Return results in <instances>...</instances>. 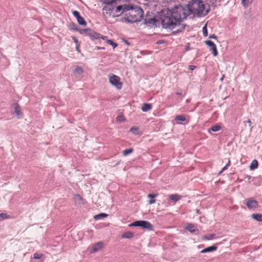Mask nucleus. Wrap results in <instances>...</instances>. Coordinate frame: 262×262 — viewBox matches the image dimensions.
<instances>
[{
    "mask_svg": "<svg viewBox=\"0 0 262 262\" xmlns=\"http://www.w3.org/2000/svg\"><path fill=\"white\" fill-rule=\"evenodd\" d=\"M189 15V10L187 6L184 7L179 5L176 6L171 10L169 9L162 10L160 14V18L163 28L172 29Z\"/></svg>",
    "mask_w": 262,
    "mask_h": 262,
    "instance_id": "f257e3e1",
    "label": "nucleus"
},
{
    "mask_svg": "<svg viewBox=\"0 0 262 262\" xmlns=\"http://www.w3.org/2000/svg\"><path fill=\"white\" fill-rule=\"evenodd\" d=\"M190 14L197 15L199 16L206 15L208 11V6L201 0H191L187 5Z\"/></svg>",
    "mask_w": 262,
    "mask_h": 262,
    "instance_id": "f03ea898",
    "label": "nucleus"
},
{
    "mask_svg": "<svg viewBox=\"0 0 262 262\" xmlns=\"http://www.w3.org/2000/svg\"><path fill=\"white\" fill-rule=\"evenodd\" d=\"M142 11L141 9H134L128 6L125 15L127 21L135 23L140 20L142 16Z\"/></svg>",
    "mask_w": 262,
    "mask_h": 262,
    "instance_id": "7ed1b4c3",
    "label": "nucleus"
},
{
    "mask_svg": "<svg viewBox=\"0 0 262 262\" xmlns=\"http://www.w3.org/2000/svg\"><path fill=\"white\" fill-rule=\"evenodd\" d=\"M129 227H141L143 229L148 230H152L153 228L152 225L148 221H137L129 225Z\"/></svg>",
    "mask_w": 262,
    "mask_h": 262,
    "instance_id": "20e7f679",
    "label": "nucleus"
},
{
    "mask_svg": "<svg viewBox=\"0 0 262 262\" xmlns=\"http://www.w3.org/2000/svg\"><path fill=\"white\" fill-rule=\"evenodd\" d=\"M109 82L114 86L117 89L120 90L122 88L123 83L121 82L120 78L114 74H111L108 76Z\"/></svg>",
    "mask_w": 262,
    "mask_h": 262,
    "instance_id": "39448f33",
    "label": "nucleus"
},
{
    "mask_svg": "<svg viewBox=\"0 0 262 262\" xmlns=\"http://www.w3.org/2000/svg\"><path fill=\"white\" fill-rule=\"evenodd\" d=\"M79 32L82 34H85L90 36L91 38L93 39H98L100 37V34L97 33L90 29L80 30H79Z\"/></svg>",
    "mask_w": 262,
    "mask_h": 262,
    "instance_id": "423d86ee",
    "label": "nucleus"
},
{
    "mask_svg": "<svg viewBox=\"0 0 262 262\" xmlns=\"http://www.w3.org/2000/svg\"><path fill=\"white\" fill-rule=\"evenodd\" d=\"M246 205L249 209H254L258 206V202L252 198L247 199L245 200Z\"/></svg>",
    "mask_w": 262,
    "mask_h": 262,
    "instance_id": "0eeeda50",
    "label": "nucleus"
},
{
    "mask_svg": "<svg viewBox=\"0 0 262 262\" xmlns=\"http://www.w3.org/2000/svg\"><path fill=\"white\" fill-rule=\"evenodd\" d=\"M205 44L208 46L210 49V51H212L214 56H216L218 54V52L216 49V47L213 42L210 40H206L205 41Z\"/></svg>",
    "mask_w": 262,
    "mask_h": 262,
    "instance_id": "6e6552de",
    "label": "nucleus"
},
{
    "mask_svg": "<svg viewBox=\"0 0 262 262\" xmlns=\"http://www.w3.org/2000/svg\"><path fill=\"white\" fill-rule=\"evenodd\" d=\"M128 6L124 5V6H119L117 7L115 9H114V11L116 13V16H119L121 15L123 12L126 13V10Z\"/></svg>",
    "mask_w": 262,
    "mask_h": 262,
    "instance_id": "1a4fd4ad",
    "label": "nucleus"
},
{
    "mask_svg": "<svg viewBox=\"0 0 262 262\" xmlns=\"http://www.w3.org/2000/svg\"><path fill=\"white\" fill-rule=\"evenodd\" d=\"M104 244L102 242H99L93 245L92 248V253L96 252L103 248Z\"/></svg>",
    "mask_w": 262,
    "mask_h": 262,
    "instance_id": "9d476101",
    "label": "nucleus"
},
{
    "mask_svg": "<svg viewBox=\"0 0 262 262\" xmlns=\"http://www.w3.org/2000/svg\"><path fill=\"white\" fill-rule=\"evenodd\" d=\"M170 200L173 203H176L182 199V196L179 194H172L169 196Z\"/></svg>",
    "mask_w": 262,
    "mask_h": 262,
    "instance_id": "9b49d317",
    "label": "nucleus"
},
{
    "mask_svg": "<svg viewBox=\"0 0 262 262\" xmlns=\"http://www.w3.org/2000/svg\"><path fill=\"white\" fill-rule=\"evenodd\" d=\"M185 229L192 233H194L196 231H198L196 226L192 224H188L186 227Z\"/></svg>",
    "mask_w": 262,
    "mask_h": 262,
    "instance_id": "f8f14e48",
    "label": "nucleus"
},
{
    "mask_svg": "<svg viewBox=\"0 0 262 262\" xmlns=\"http://www.w3.org/2000/svg\"><path fill=\"white\" fill-rule=\"evenodd\" d=\"M114 11V8H111L110 7H105L103 9V14L104 15L105 14L111 15Z\"/></svg>",
    "mask_w": 262,
    "mask_h": 262,
    "instance_id": "ddd939ff",
    "label": "nucleus"
},
{
    "mask_svg": "<svg viewBox=\"0 0 262 262\" xmlns=\"http://www.w3.org/2000/svg\"><path fill=\"white\" fill-rule=\"evenodd\" d=\"M217 249V247L215 246H210L209 247H207L206 248H205L204 249L202 250L201 251V253H205L207 252H210L212 251H215Z\"/></svg>",
    "mask_w": 262,
    "mask_h": 262,
    "instance_id": "4468645a",
    "label": "nucleus"
},
{
    "mask_svg": "<svg viewBox=\"0 0 262 262\" xmlns=\"http://www.w3.org/2000/svg\"><path fill=\"white\" fill-rule=\"evenodd\" d=\"M158 196V194H154V193H149L148 194L147 196L149 198H150V200H149L148 203L149 204H154L156 202V200L154 199L155 197Z\"/></svg>",
    "mask_w": 262,
    "mask_h": 262,
    "instance_id": "2eb2a0df",
    "label": "nucleus"
},
{
    "mask_svg": "<svg viewBox=\"0 0 262 262\" xmlns=\"http://www.w3.org/2000/svg\"><path fill=\"white\" fill-rule=\"evenodd\" d=\"M134 236V233L130 231H127L124 232L121 236L123 238H132Z\"/></svg>",
    "mask_w": 262,
    "mask_h": 262,
    "instance_id": "dca6fc26",
    "label": "nucleus"
},
{
    "mask_svg": "<svg viewBox=\"0 0 262 262\" xmlns=\"http://www.w3.org/2000/svg\"><path fill=\"white\" fill-rule=\"evenodd\" d=\"M152 108V105L150 103H143L141 110L143 112H147L151 110Z\"/></svg>",
    "mask_w": 262,
    "mask_h": 262,
    "instance_id": "f3484780",
    "label": "nucleus"
},
{
    "mask_svg": "<svg viewBox=\"0 0 262 262\" xmlns=\"http://www.w3.org/2000/svg\"><path fill=\"white\" fill-rule=\"evenodd\" d=\"M107 216H108V214H107L105 213H99L98 214L95 215L94 216V219L95 220H100L101 219H103V218H104V217H106Z\"/></svg>",
    "mask_w": 262,
    "mask_h": 262,
    "instance_id": "a211bd4d",
    "label": "nucleus"
},
{
    "mask_svg": "<svg viewBox=\"0 0 262 262\" xmlns=\"http://www.w3.org/2000/svg\"><path fill=\"white\" fill-rule=\"evenodd\" d=\"M252 218L257 221L262 222V215L260 213L253 214Z\"/></svg>",
    "mask_w": 262,
    "mask_h": 262,
    "instance_id": "6ab92c4d",
    "label": "nucleus"
},
{
    "mask_svg": "<svg viewBox=\"0 0 262 262\" xmlns=\"http://www.w3.org/2000/svg\"><path fill=\"white\" fill-rule=\"evenodd\" d=\"M14 111L16 115H20L21 114V109L19 105L17 103H14Z\"/></svg>",
    "mask_w": 262,
    "mask_h": 262,
    "instance_id": "aec40b11",
    "label": "nucleus"
},
{
    "mask_svg": "<svg viewBox=\"0 0 262 262\" xmlns=\"http://www.w3.org/2000/svg\"><path fill=\"white\" fill-rule=\"evenodd\" d=\"M215 237V234H210L208 235H204L202 237V240H211Z\"/></svg>",
    "mask_w": 262,
    "mask_h": 262,
    "instance_id": "412c9836",
    "label": "nucleus"
},
{
    "mask_svg": "<svg viewBox=\"0 0 262 262\" xmlns=\"http://www.w3.org/2000/svg\"><path fill=\"white\" fill-rule=\"evenodd\" d=\"M258 167V162L256 160H254L252 161L251 165L250 166V168L251 170H254L257 168Z\"/></svg>",
    "mask_w": 262,
    "mask_h": 262,
    "instance_id": "4be33fe9",
    "label": "nucleus"
},
{
    "mask_svg": "<svg viewBox=\"0 0 262 262\" xmlns=\"http://www.w3.org/2000/svg\"><path fill=\"white\" fill-rule=\"evenodd\" d=\"M74 73L78 74V75H81L83 73V70L82 69L81 67L79 66H76L74 69Z\"/></svg>",
    "mask_w": 262,
    "mask_h": 262,
    "instance_id": "5701e85b",
    "label": "nucleus"
},
{
    "mask_svg": "<svg viewBox=\"0 0 262 262\" xmlns=\"http://www.w3.org/2000/svg\"><path fill=\"white\" fill-rule=\"evenodd\" d=\"M253 0H241L242 4L244 7H248L252 3Z\"/></svg>",
    "mask_w": 262,
    "mask_h": 262,
    "instance_id": "b1692460",
    "label": "nucleus"
},
{
    "mask_svg": "<svg viewBox=\"0 0 262 262\" xmlns=\"http://www.w3.org/2000/svg\"><path fill=\"white\" fill-rule=\"evenodd\" d=\"M221 129V127L219 124H215L214 125H213L210 129L213 132H217L220 130Z\"/></svg>",
    "mask_w": 262,
    "mask_h": 262,
    "instance_id": "393cba45",
    "label": "nucleus"
},
{
    "mask_svg": "<svg viewBox=\"0 0 262 262\" xmlns=\"http://www.w3.org/2000/svg\"><path fill=\"white\" fill-rule=\"evenodd\" d=\"M77 20L78 23L81 25L85 26L86 25L85 21L81 16L78 18V19H77Z\"/></svg>",
    "mask_w": 262,
    "mask_h": 262,
    "instance_id": "a878e982",
    "label": "nucleus"
},
{
    "mask_svg": "<svg viewBox=\"0 0 262 262\" xmlns=\"http://www.w3.org/2000/svg\"><path fill=\"white\" fill-rule=\"evenodd\" d=\"M176 120L181 121H185L186 120V118L184 115H181L177 116L176 117Z\"/></svg>",
    "mask_w": 262,
    "mask_h": 262,
    "instance_id": "bb28decb",
    "label": "nucleus"
},
{
    "mask_svg": "<svg viewBox=\"0 0 262 262\" xmlns=\"http://www.w3.org/2000/svg\"><path fill=\"white\" fill-rule=\"evenodd\" d=\"M138 129L139 128L138 127L134 126L130 128V132L135 135H138Z\"/></svg>",
    "mask_w": 262,
    "mask_h": 262,
    "instance_id": "cd10ccee",
    "label": "nucleus"
},
{
    "mask_svg": "<svg viewBox=\"0 0 262 262\" xmlns=\"http://www.w3.org/2000/svg\"><path fill=\"white\" fill-rule=\"evenodd\" d=\"M133 148H129V149H126L125 150H124L123 152V155L124 156H127V155L129 154H131L132 152H133Z\"/></svg>",
    "mask_w": 262,
    "mask_h": 262,
    "instance_id": "c85d7f7f",
    "label": "nucleus"
},
{
    "mask_svg": "<svg viewBox=\"0 0 262 262\" xmlns=\"http://www.w3.org/2000/svg\"><path fill=\"white\" fill-rule=\"evenodd\" d=\"M33 256L35 259H38L41 258L43 256V255L41 253H35Z\"/></svg>",
    "mask_w": 262,
    "mask_h": 262,
    "instance_id": "c756f323",
    "label": "nucleus"
},
{
    "mask_svg": "<svg viewBox=\"0 0 262 262\" xmlns=\"http://www.w3.org/2000/svg\"><path fill=\"white\" fill-rule=\"evenodd\" d=\"M106 42H107L108 44H109V45H110L112 46H113V49H115V48L117 46V45L116 43H115L114 42H113V41L112 40H111V39H107V40H106Z\"/></svg>",
    "mask_w": 262,
    "mask_h": 262,
    "instance_id": "7c9ffc66",
    "label": "nucleus"
},
{
    "mask_svg": "<svg viewBox=\"0 0 262 262\" xmlns=\"http://www.w3.org/2000/svg\"><path fill=\"white\" fill-rule=\"evenodd\" d=\"M0 218H2V219H6L11 218V216L7 213H2L0 214Z\"/></svg>",
    "mask_w": 262,
    "mask_h": 262,
    "instance_id": "2f4dec72",
    "label": "nucleus"
},
{
    "mask_svg": "<svg viewBox=\"0 0 262 262\" xmlns=\"http://www.w3.org/2000/svg\"><path fill=\"white\" fill-rule=\"evenodd\" d=\"M202 31H203V35L205 36H207L208 35V32H207V26L206 25L203 27Z\"/></svg>",
    "mask_w": 262,
    "mask_h": 262,
    "instance_id": "473e14b6",
    "label": "nucleus"
},
{
    "mask_svg": "<svg viewBox=\"0 0 262 262\" xmlns=\"http://www.w3.org/2000/svg\"><path fill=\"white\" fill-rule=\"evenodd\" d=\"M104 3L107 4H112L115 2H116V0H101Z\"/></svg>",
    "mask_w": 262,
    "mask_h": 262,
    "instance_id": "72a5a7b5",
    "label": "nucleus"
},
{
    "mask_svg": "<svg viewBox=\"0 0 262 262\" xmlns=\"http://www.w3.org/2000/svg\"><path fill=\"white\" fill-rule=\"evenodd\" d=\"M73 14L76 18V19H78V18L81 16L80 15L79 12L77 11H73Z\"/></svg>",
    "mask_w": 262,
    "mask_h": 262,
    "instance_id": "f704fd0d",
    "label": "nucleus"
},
{
    "mask_svg": "<svg viewBox=\"0 0 262 262\" xmlns=\"http://www.w3.org/2000/svg\"><path fill=\"white\" fill-rule=\"evenodd\" d=\"M72 38L74 42L76 43V45L80 44L79 41L78 40L77 38L75 36H72Z\"/></svg>",
    "mask_w": 262,
    "mask_h": 262,
    "instance_id": "c9c22d12",
    "label": "nucleus"
},
{
    "mask_svg": "<svg viewBox=\"0 0 262 262\" xmlns=\"http://www.w3.org/2000/svg\"><path fill=\"white\" fill-rule=\"evenodd\" d=\"M117 120L118 121L121 122L124 121V119L122 116H118L117 117Z\"/></svg>",
    "mask_w": 262,
    "mask_h": 262,
    "instance_id": "e433bc0d",
    "label": "nucleus"
},
{
    "mask_svg": "<svg viewBox=\"0 0 262 262\" xmlns=\"http://www.w3.org/2000/svg\"><path fill=\"white\" fill-rule=\"evenodd\" d=\"M244 123L245 124L246 123H247L248 124H249V126L250 127V128L251 129L252 128V127L251 126V121L250 120H248L247 121H244Z\"/></svg>",
    "mask_w": 262,
    "mask_h": 262,
    "instance_id": "4c0bfd02",
    "label": "nucleus"
},
{
    "mask_svg": "<svg viewBox=\"0 0 262 262\" xmlns=\"http://www.w3.org/2000/svg\"><path fill=\"white\" fill-rule=\"evenodd\" d=\"M80 44H79V45H76V50L80 53Z\"/></svg>",
    "mask_w": 262,
    "mask_h": 262,
    "instance_id": "58836bf2",
    "label": "nucleus"
},
{
    "mask_svg": "<svg viewBox=\"0 0 262 262\" xmlns=\"http://www.w3.org/2000/svg\"><path fill=\"white\" fill-rule=\"evenodd\" d=\"M228 166L226 165L222 168V169L219 172L220 174H221L222 172H223L224 170L227 169Z\"/></svg>",
    "mask_w": 262,
    "mask_h": 262,
    "instance_id": "ea45409f",
    "label": "nucleus"
},
{
    "mask_svg": "<svg viewBox=\"0 0 262 262\" xmlns=\"http://www.w3.org/2000/svg\"><path fill=\"white\" fill-rule=\"evenodd\" d=\"M188 68H189V70H190L191 71H193L196 68V67L195 66L191 65V66H189Z\"/></svg>",
    "mask_w": 262,
    "mask_h": 262,
    "instance_id": "a19ab883",
    "label": "nucleus"
},
{
    "mask_svg": "<svg viewBox=\"0 0 262 262\" xmlns=\"http://www.w3.org/2000/svg\"><path fill=\"white\" fill-rule=\"evenodd\" d=\"M209 38H214V39H216V36L214 34H213V35H210Z\"/></svg>",
    "mask_w": 262,
    "mask_h": 262,
    "instance_id": "79ce46f5",
    "label": "nucleus"
},
{
    "mask_svg": "<svg viewBox=\"0 0 262 262\" xmlns=\"http://www.w3.org/2000/svg\"><path fill=\"white\" fill-rule=\"evenodd\" d=\"M75 198H77V199H79V200H81V196H80V195H79V194H76V195H75Z\"/></svg>",
    "mask_w": 262,
    "mask_h": 262,
    "instance_id": "37998d69",
    "label": "nucleus"
},
{
    "mask_svg": "<svg viewBox=\"0 0 262 262\" xmlns=\"http://www.w3.org/2000/svg\"><path fill=\"white\" fill-rule=\"evenodd\" d=\"M96 49L97 50H104V49H105V48L104 47H97Z\"/></svg>",
    "mask_w": 262,
    "mask_h": 262,
    "instance_id": "c03bdc74",
    "label": "nucleus"
},
{
    "mask_svg": "<svg viewBox=\"0 0 262 262\" xmlns=\"http://www.w3.org/2000/svg\"><path fill=\"white\" fill-rule=\"evenodd\" d=\"M230 164H231V162H230V160H229L227 164H226V165L229 167L230 165Z\"/></svg>",
    "mask_w": 262,
    "mask_h": 262,
    "instance_id": "a18cd8bd",
    "label": "nucleus"
},
{
    "mask_svg": "<svg viewBox=\"0 0 262 262\" xmlns=\"http://www.w3.org/2000/svg\"><path fill=\"white\" fill-rule=\"evenodd\" d=\"M102 38L103 40H105V39L106 38V36H103V37H102Z\"/></svg>",
    "mask_w": 262,
    "mask_h": 262,
    "instance_id": "49530a36",
    "label": "nucleus"
},
{
    "mask_svg": "<svg viewBox=\"0 0 262 262\" xmlns=\"http://www.w3.org/2000/svg\"><path fill=\"white\" fill-rule=\"evenodd\" d=\"M190 102V100L189 99H187L186 100V102L188 103Z\"/></svg>",
    "mask_w": 262,
    "mask_h": 262,
    "instance_id": "de8ad7c7",
    "label": "nucleus"
},
{
    "mask_svg": "<svg viewBox=\"0 0 262 262\" xmlns=\"http://www.w3.org/2000/svg\"><path fill=\"white\" fill-rule=\"evenodd\" d=\"M170 205V204L169 203H168L166 206V207H168V206H169Z\"/></svg>",
    "mask_w": 262,
    "mask_h": 262,
    "instance_id": "09e8293b",
    "label": "nucleus"
},
{
    "mask_svg": "<svg viewBox=\"0 0 262 262\" xmlns=\"http://www.w3.org/2000/svg\"><path fill=\"white\" fill-rule=\"evenodd\" d=\"M161 43V41H159V42H158V43Z\"/></svg>",
    "mask_w": 262,
    "mask_h": 262,
    "instance_id": "8fccbe9b",
    "label": "nucleus"
},
{
    "mask_svg": "<svg viewBox=\"0 0 262 262\" xmlns=\"http://www.w3.org/2000/svg\"><path fill=\"white\" fill-rule=\"evenodd\" d=\"M224 77V76H223V77H222V78H221V80H222L223 79Z\"/></svg>",
    "mask_w": 262,
    "mask_h": 262,
    "instance_id": "3c124183",
    "label": "nucleus"
},
{
    "mask_svg": "<svg viewBox=\"0 0 262 262\" xmlns=\"http://www.w3.org/2000/svg\"><path fill=\"white\" fill-rule=\"evenodd\" d=\"M177 94H178V95H181V93H177Z\"/></svg>",
    "mask_w": 262,
    "mask_h": 262,
    "instance_id": "603ef678",
    "label": "nucleus"
}]
</instances>
